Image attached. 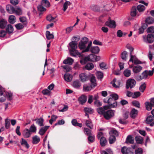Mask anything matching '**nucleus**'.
<instances>
[{
    "mask_svg": "<svg viewBox=\"0 0 154 154\" xmlns=\"http://www.w3.org/2000/svg\"><path fill=\"white\" fill-rule=\"evenodd\" d=\"M41 4L46 8L49 7L50 6V3L48 0H42Z\"/></svg>",
    "mask_w": 154,
    "mask_h": 154,
    "instance_id": "28",
    "label": "nucleus"
},
{
    "mask_svg": "<svg viewBox=\"0 0 154 154\" xmlns=\"http://www.w3.org/2000/svg\"><path fill=\"white\" fill-rule=\"evenodd\" d=\"M106 140L104 137H102L100 138V143L102 146H105L106 144Z\"/></svg>",
    "mask_w": 154,
    "mask_h": 154,
    "instance_id": "33",
    "label": "nucleus"
},
{
    "mask_svg": "<svg viewBox=\"0 0 154 154\" xmlns=\"http://www.w3.org/2000/svg\"><path fill=\"white\" fill-rule=\"evenodd\" d=\"M115 111L112 109L107 110L104 114V117L106 120H109L114 116Z\"/></svg>",
    "mask_w": 154,
    "mask_h": 154,
    "instance_id": "5",
    "label": "nucleus"
},
{
    "mask_svg": "<svg viewBox=\"0 0 154 154\" xmlns=\"http://www.w3.org/2000/svg\"><path fill=\"white\" fill-rule=\"evenodd\" d=\"M20 21L22 23L23 25H26L27 23V19L24 17H21L19 18Z\"/></svg>",
    "mask_w": 154,
    "mask_h": 154,
    "instance_id": "37",
    "label": "nucleus"
},
{
    "mask_svg": "<svg viewBox=\"0 0 154 154\" xmlns=\"http://www.w3.org/2000/svg\"><path fill=\"white\" fill-rule=\"evenodd\" d=\"M16 18L14 16L11 15L9 16L8 20L10 23L14 24L16 22Z\"/></svg>",
    "mask_w": 154,
    "mask_h": 154,
    "instance_id": "24",
    "label": "nucleus"
},
{
    "mask_svg": "<svg viewBox=\"0 0 154 154\" xmlns=\"http://www.w3.org/2000/svg\"><path fill=\"white\" fill-rule=\"evenodd\" d=\"M96 75L98 79H101L103 77V73L100 71H97L96 73Z\"/></svg>",
    "mask_w": 154,
    "mask_h": 154,
    "instance_id": "47",
    "label": "nucleus"
},
{
    "mask_svg": "<svg viewBox=\"0 0 154 154\" xmlns=\"http://www.w3.org/2000/svg\"><path fill=\"white\" fill-rule=\"evenodd\" d=\"M137 143L138 144H141L143 142V138L140 136H137L135 138Z\"/></svg>",
    "mask_w": 154,
    "mask_h": 154,
    "instance_id": "35",
    "label": "nucleus"
},
{
    "mask_svg": "<svg viewBox=\"0 0 154 154\" xmlns=\"http://www.w3.org/2000/svg\"><path fill=\"white\" fill-rule=\"evenodd\" d=\"M43 6L41 4L38 6V10L42 12L45 11L46 10V8L43 7Z\"/></svg>",
    "mask_w": 154,
    "mask_h": 154,
    "instance_id": "62",
    "label": "nucleus"
},
{
    "mask_svg": "<svg viewBox=\"0 0 154 154\" xmlns=\"http://www.w3.org/2000/svg\"><path fill=\"white\" fill-rule=\"evenodd\" d=\"M154 69L152 68L151 70H145L142 74V78L143 79H146L147 78L148 76H151L154 73Z\"/></svg>",
    "mask_w": 154,
    "mask_h": 154,
    "instance_id": "7",
    "label": "nucleus"
},
{
    "mask_svg": "<svg viewBox=\"0 0 154 154\" xmlns=\"http://www.w3.org/2000/svg\"><path fill=\"white\" fill-rule=\"evenodd\" d=\"M40 140V138L37 136L35 135L32 137V143L34 144H37Z\"/></svg>",
    "mask_w": 154,
    "mask_h": 154,
    "instance_id": "31",
    "label": "nucleus"
},
{
    "mask_svg": "<svg viewBox=\"0 0 154 154\" xmlns=\"http://www.w3.org/2000/svg\"><path fill=\"white\" fill-rule=\"evenodd\" d=\"M49 126H45L39 130L38 133L41 135H43L49 128Z\"/></svg>",
    "mask_w": 154,
    "mask_h": 154,
    "instance_id": "16",
    "label": "nucleus"
},
{
    "mask_svg": "<svg viewBox=\"0 0 154 154\" xmlns=\"http://www.w3.org/2000/svg\"><path fill=\"white\" fill-rule=\"evenodd\" d=\"M127 52L126 51H124L122 52L121 54V57L122 59L125 61H126L127 59Z\"/></svg>",
    "mask_w": 154,
    "mask_h": 154,
    "instance_id": "49",
    "label": "nucleus"
},
{
    "mask_svg": "<svg viewBox=\"0 0 154 154\" xmlns=\"http://www.w3.org/2000/svg\"><path fill=\"white\" fill-rule=\"evenodd\" d=\"M88 38L86 37H84L82 38L79 42V47L81 50H83L81 53L82 54L81 56H83V53L88 52L89 51L92 42H90L88 43Z\"/></svg>",
    "mask_w": 154,
    "mask_h": 154,
    "instance_id": "1",
    "label": "nucleus"
},
{
    "mask_svg": "<svg viewBox=\"0 0 154 154\" xmlns=\"http://www.w3.org/2000/svg\"><path fill=\"white\" fill-rule=\"evenodd\" d=\"M95 55L91 54L88 56L85 57L83 59H81L80 60V62L81 64H83L85 63L86 62L88 61H90L93 62H95Z\"/></svg>",
    "mask_w": 154,
    "mask_h": 154,
    "instance_id": "4",
    "label": "nucleus"
},
{
    "mask_svg": "<svg viewBox=\"0 0 154 154\" xmlns=\"http://www.w3.org/2000/svg\"><path fill=\"white\" fill-rule=\"evenodd\" d=\"M7 32L4 30H2L0 31V37H4L6 33Z\"/></svg>",
    "mask_w": 154,
    "mask_h": 154,
    "instance_id": "64",
    "label": "nucleus"
},
{
    "mask_svg": "<svg viewBox=\"0 0 154 154\" xmlns=\"http://www.w3.org/2000/svg\"><path fill=\"white\" fill-rule=\"evenodd\" d=\"M105 24L106 25L111 28H114L116 26L115 21L113 20H109L106 22L105 23Z\"/></svg>",
    "mask_w": 154,
    "mask_h": 154,
    "instance_id": "10",
    "label": "nucleus"
},
{
    "mask_svg": "<svg viewBox=\"0 0 154 154\" xmlns=\"http://www.w3.org/2000/svg\"><path fill=\"white\" fill-rule=\"evenodd\" d=\"M85 133L88 136H90L91 135V130L87 128H85L84 129Z\"/></svg>",
    "mask_w": 154,
    "mask_h": 154,
    "instance_id": "59",
    "label": "nucleus"
},
{
    "mask_svg": "<svg viewBox=\"0 0 154 154\" xmlns=\"http://www.w3.org/2000/svg\"><path fill=\"white\" fill-rule=\"evenodd\" d=\"M15 26L16 29L17 30L21 29L24 27L23 25L21 23H18L15 24Z\"/></svg>",
    "mask_w": 154,
    "mask_h": 154,
    "instance_id": "57",
    "label": "nucleus"
},
{
    "mask_svg": "<svg viewBox=\"0 0 154 154\" xmlns=\"http://www.w3.org/2000/svg\"><path fill=\"white\" fill-rule=\"evenodd\" d=\"M90 82L92 85L93 87H95L96 86L97 84L96 82V79L94 76H92L91 77L90 79Z\"/></svg>",
    "mask_w": 154,
    "mask_h": 154,
    "instance_id": "41",
    "label": "nucleus"
},
{
    "mask_svg": "<svg viewBox=\"0 0 154 154\" xmlns=\"http://www.w3.org/2000/svg\"><path fill=\"white\" fill-rule=\"evenodd\" d=\"M145 22L148 24H151L153 23L154 20L152 17H149L146 19Z\"/></svg>",
    "mask_w": 154,
    "mask_h": 154,
    "instance_id": "50",
    "label": "nucleus"
},
{
    "mask_svg": "<svg viewBox=\"0 0 154 154\" xmlns=\"http://www.w3.org/2000/svg\"><path fill=\"white\" fill-rule=\"evenodd\" d=\"M85 124L86 125L89 127L90 129H92L93 128V125L91 121L87 120L86 121Z\"/></svg>",
    "mask_w": 154,
    "mask_h": 154,
    "instance_id": "53",
    "label": "nucleus"
},
{
    "mask_svg": "<svg viewBox=\"0 0 154 154\" xmlns=\"http://www.w3.org/2000/svg\"><path fill=\"white\" fill-rule=\"evenodd\" d=\"M109 109V108L105 107V106L103 107H99L97 109V110L98 113L100 114L103 115L104 116V113L107 110Z\"/></svg>",
    "mask_w": 154,
    "mask_h": 154,
    "instance_id": "13",
    "label": "nucleus"
},
{
    "mask_svg": "<svg viewBox=\"0 0 154 154\" xmlns=\"http://www.w3.org/2000/svg\"><path fill=\"white\" fill-rule=\"evenodd\" d=\"M10 120L8 119H6L5 121V128L7 129H8L10 127Z\"/></svg>",
    "mask_w": 154,
    "mask_h": 154,
    "instance_id": "56",
    "label": "nucleus"
},
{
    "mask_svg": "<svg viewBox=\"0 0 154 154\" xmlns=\"http://www.w3.org/2000/svg\"><path fill=\"white\" fill-rule=\"evenodd\" d=\"M110 96L115 101L117 100L119 98V96L118 94H112L110 95Z\"/></svg>",
    "mask_w": 154,
    "mask_h": 154,
    "instance_id": "61",
    "label": "nucleus"
},
{
    "mask_svg": "<svg viewBox=\"0 0 154 154\" xmlns=\"http://www.w3.org/2000/svg\"><path fill=\"white\" fill-rule=\"evenodd\" d=\"M146 122L148 124H149L151 126L154 125V117L152 116H148L146 119Z\"/></svg>",
    "mask_w": 154,
    "mask_h": 154,
    "instance_id": "8",
    "label": "nucleus"
},
{
    "mask_svg": "<svg viewBox=\"0 0 154 154\" xmlns=\"http://www.w3.org/2000/svg\"><path fill=\"white\" fill-rule=\"evenodd\" d=\"M121 152L123 154H133L130 148L124 146L122 148Z\"/></svg>",
    "mask_w": 154,
    "mask_h": 154,
    "instance_id": "9",
    "label": "nucleus"
},
{
    "mask_svg": "<svg viewBox=\"0 0 154 154\" xmlns=\"http://www.w3.org/2000/svg\"><path fill=\"white\" fill-rule=\"evenodd\" d=\"M134 142V139L131 135H128L127 137L125 143L128 144H133Z\"/></svg>",
    "mask_w": 154,
    "mask_h": 154,
    "instance_id": "18",
    "label": "nucleus"
},
{
    "mask_svg": "<svg viewBox=\"0 0 154 154\" xmlns=\"http://www.w3.org/2000/svg\"><path fill=\"white\" fill-rule=\"evenodd\" d=\"M128 48L129 49L130 51V55L131 58L129 60L130 62H133L134 58H136L135 56L132 55V52L134 50V48L131 46L128 47Z\"/></svg>",
    "mask_w": 154,
    "mask_h": 154,
    "instance_id": "14",
    "label": "nucleus"
},
{
    "mask_svg": "<svg viewBox=\"0 0 154 154\" xmlns=\"http://www.w3.org/2000/svg\"><path fill=\"white\" fill-rule=\"evenodd\" d=\"M138 112L137 110L135 109H133L130 112L131 117L132 118L134 119L137 116Z\"/></svg>",
    "mask_w": 154,
    "mask_h": 154,
    "instance_id": "19",
    "label": "nucleus"
},
{
    "mask_svg": "<svg viewBox=\"0 0 154 154\" xmlns=\"http://www.w3.org/2000/svg\"><path fill=\"white\" fill-rule=\"evenodd\" d=\"M109 133L112 134L111 136H114L115 137V136H118L119 135L118 132L115 129H112L111 130Z\"/></svg>",
    "mask_w": 154,
    "mask_h": 154,
    "instance_id": "51",
    "label": "nucleus"
},
{
    "mask_svg": "<svg viewBox=\"0 0 154 154\" xmlns=\"http://www.w3.org/2000/svg\"><path fill=\"white\" fill-rule=\"evenodd\" d=\"M101 154H113V152L112 150L109 148L101 152Z\"/></svg>",
    "mask_w": 154,
    "mask_h": 154,
    "instance_id": "43",
    "label": "nucleus"
},
{
    "mask_svg": "<svg viewBox=\"0 0 154 154\" xmlns=\"http://www.w3.org/2000/svg\"><path fill=\"white\" fill-rule=\"evenodd\" d=\"M7 11L10 14H12L14 13L15 8L12 5H8L6 6Z\"/></svg>",
    "mask_w": 154,
    "mask_h": 154,
    "instance_id": "11",
    "label": "nucleus"
},
{
    "mask_svg": "<svg viewBox=\"0 0 154 154\" xmlns=\"http://www.w3.org/2000/svg\"><path fill=\"white\" fill-rule=\"evenodd\" d=\"M69 45L71 49L69 51L72 56H78L79 57L81 56L82 54L78 52L76 50L77 48V44L75 41H72L69 43Z\"/></svg>",
    "mask_w": 154,
    "mask_h": 154,
    "instance_id": "2",
    "label": "nucleus"
},
{
    "mask_svg": "<svg viewBox=\"0 0 154 154\" xmlns=\"http://www.w3.org/2000/svg\"><path fill=\"white\" fill-rule=\"evenodd\" d=\"M29 130L31 132L35 133L37 129L35 125L34 124H33L31 126Z\"/></svg>",
    "mask_w": 154,
    "mask_h": 154,
    "instance_id": "46",
    "label": "nucleus"
},
{
    "mask_svg": "<svg viewBox=\"0 0 154 154\" xmlns=\"http://www.w3.org/2000/svg\"><path fill=\"white\" fill-rule=\"evenodd\" d=\"M136 83V81L134 79H128L126 82V89H128L129 88H132L135 86Z\"/></svg>",
    "mask_w": 154,
    "mask_h": 154,
    "instance_id": "6",
    "label": "nucleus"
},
{
    "mask_svg": "<svg viewBox=\"0 0 154 154\" xmlns=\"http://www.w3.org/2000/svg\"><path fill=\"white\" fill-rule=\"evenodd\" d=\"M94 87H93L92 85L89 84H86L83 86V90L85 91H88L91 90L92 88Z\"/></svg>",
    "mask_w": 154,
    "mask_h": 154,
    "instance_id": "17",
    "label": "nucleus"
},
{
    "mask_svg": "<svg viewBox=\"0 0 154 154\" xmlns=\"http://www.w3.org/2000/svg\"><path fill=\"white\" fill-rule=\"evenodd\" d=\"M8 22L5 20L2 19L0 20V28L4 29L7 26Z\"/></svg>",
    "mask_w": 154,
    "mask_h": 154,
    "instance_id": "15",
    "label": "nucleus"
},
{
    "mask_svg": "<svg viewBox=\"0 0 154 154\" xmlns=\"http://www.w3.org/2000/svg\"><path fill=\"white\" fill-rule=\"evenodd\" d=\"M73 60L70 57H68L66 59L64 60L63 63L65 64H67L69 65L72 64L73 62Z\"/></svg>",
    "mask_w": 154,
    "mask_h": 154,
    "instance_id": "21",
    "label": "nucleus"
},
{
    "mask_svg": "<svg viewBox=\"0 0 154 154\" xmlns=\"http://www.w3.org/2000/svg\"><path fill=\"white\" fill-rule=\"evenodd\" d=\"M46 37L48 40L53 38L54 37V35L51 34L49 31H47L46 32Z\"/></svg>",
    "mask_w": 154,
    "mask_h": 154,
    "instance_id": "39",
    "label": "nucleus"
},
{
    "mask_svg": "<svg viewBox=\"0 0 154 154\" xmlns=\"http://www.w3.org/2000/svg\"><path fill=\"white\" fill-rule=\"evenodd\" d=\"M104 102L108 103V105L105 106V107L109 109L116 107L117 105V102L114 100L112 97L109 98L107 100H104Z\"/></svg>",
    "mask_w": 154,
    "mask_h": 154,
    "instance_id": "3",
    "label": "nucleus"
},
{
    "mask_svg": "<svg viewBox=\"0 0 154 154\" xmlns=\"http://www.w3.org/2000/svg\"><path fill=\"white\" fill-rule=\"evenodd\" d=\"M116 140V137L114 136H110L109 138V142L110 144L113 143Z\"/></svg>",
    "mask_w": 154,
    "mask_h": 154,
    "instance_id": "58",
    "label": "nucleus"
},
{
    "mask_svg": "<svg viewBox=\"0 0 154 154\" xmlns=\"http://www.w3.org/2000/svg\"><path fill=\"white\" fill-rule=\"evenodd\" d=\"M14 13L18 15H20L22 14V11L21 9L20 8H15V11Z\"/></svg>",
    "mask_w": 154,
    "mask_h": 154,
    "instance_id": "44",
    "label": "nucleus"
},
{
    "mask_svg": "<svg viewBox=\"0 0 154 154\" xmlns=\"http://www.w3.org/2000/svg\"><path fill=\"white\" fill-rule=\"evenodd\" d=\"M137 9L135 6H134L132 7L131 11V14L132 16H135L137 13Z\"/></svg>",
    "mask_w": 154,
    "mask_h": 154,
    "instance_id": "34",
    "label": "nucleus"
},
{
    "mask_svg": "<svg viewBox=\"0 0 154 154\" xmlns=\"http://www.w3.org/2000/svg\"><path fill=\"white\" fill-rule=\"evenodd\" d=\"M147 41L149 43H151L154 41V35L148 34L147 38Z\"/></svg>",
    "mask_w": 154,
    "mask_h": 154,
    "instance_id": "25",
    "label": "nucleus"
},
{
    "mask_svg": "<svg viewBox=\"0 0 154 154\" xmlns=\"http://www.w3.org/2000/svg\"><path fill=\"white\" fill-rule=\"evenodd\" d=\"M36 121V123L40 126H43L44 120L42 118H40L38 119H36L35 120Z\"/></svg>",
    "mask_w": 154,
    "mask_h": 154,
    "instance_id": "20",
    "label": "nucleus"
},
{
    "mask_svg": "<svg viewBox=\"0 0 154 154\" xmlns=\"http://www.w3.org/2000/svg\"><path fill=\"white\" fill-rule=\"evenodd\" d=\"M84 111L85 112L89 113L90 114H92L94 112L93 109L91 108L85 107Z\"/></svg>",
    "mask_w": 154,
    "mask_h": 154,
    "instance_id": "48",
    "label": "nucleus"
},
{
    "mask_svg": "<svg viewBox=\"0 0 154 154\" xmlns=\"http://www.w3.org/2000/svg\"><path fill=\"white\" fill-rule=\"evenodd\" d=\"M123 74L125 76L129 77L131 75V71L128 69H126L124 71Z\"/></svg>",
    "mask_w": 154,
    "mask_h": 154,
    "instance_id": "36",
    "label": "nucleus"
},
{
    "mask_svg": "<svg viewBox=\"0 0 154 154\" xmlns=\"http://www.w3.org/2000/svg\"><path fill=\"white\" fill-rule=\"evenodd\" d=\"M145 105L146 107V108L148 111L150 110L152 108V105L150 103L148 102H146L145 103Z\"/></svg>",
    "mask_w": 154,
    "mask_h": 154,
    "instance_id": "52",
    "label": "nucleus"
},
{
    "mask_svg": "<svg viewBox=\"0 0 154 154\" xmlns=\"http://www.w3.org/2000/svg\"><path fill=\"white\" fill-rule=\"evenodd\" d=\"M6 31L8 34L12 33L14 31V28L13 26L10 24L7 25L5 27Z\"/></svg>",
    "mask_w": 154,
    "mask_h": 154,
    "instance_id": "12",
    "label": "nucleus"
},
{
    "mask_svg": "<svg viewBox=\"0 0 154 154\" xmlns=\"http://www.w3.org/2000/svg\"><path fill=\"white\" fill-rule=\"evenodd\" d=\"M72 86L76 88L79 89L81 86V84L79 81L77 80L73 82Z\"/></svg>",
    "mask_w": 154,
    "mask_h": 154,
    "instance_id": "27",
    "label": "nucleus"
},
{
    "mask_svg": "<svg viewBox=\"0 0 154 154\" xmlns=\"http://www.w3.org/2000/svg\"><path fill=\"white\" fill-rule=\"evenodd\" d=\"M141 95V93L139 91L135 92L133 93V98H136Z\"/></svg>",
    "mask_w": 154,
    "mask_h": 154,
    "instance_id": "60",
    "label": "nucleus"
},
{
    "mask_svg": "<svg viewBox=\"0 0 154 154\" xmlns=\"http://www.w3.org/2000/svg\"><path fill=\"white\" fill-rule=\"evenodd\" d=\"M21 144L24 146L27 149L29 148V146L27 143V141L24 139L22 138L21 141Z\"/></svg>",
    "mask_w": 154,
    "mask_h": 154,
    "instance_id": "38",
    "label": "nucleus"
},
{
    "mask_svg": "<svg viewBox=\"0 0 154 154\" xmlns=\"http://www.w3.org/2000/svg\"><path fill=\"white\" fill-rule=\"evenodd\" d=\"M71 4V3L69 1H66L64 3L63 6V11L64 12L67 9L68 6L70 5Z\"/></svg>",
    "mask_w": 154,
    "mask_h": 154,
    "instance_id": "42",
    "label": "nucleus"
},
{
    "mask_svg": "<svg viewBox=\"0 0 154 154\" xmlns=\"http://www.w3.org/2000/svg\"><path fill=\"white\" fill-rule=\"evenodd\" d=\"M142 69V67L141 66L137 65L134 66L133 68V71L135 73H137L140 72Z\"/></svg>",
    "mask_w": 154,
    "mask_h": 154,
    "instance_id": "30",
    "label": "nucleus"
},
{
    "mask_svg": "<svg viewBox=\"0 0 154 154\" xmlns=\"http://www.w3.org/2000/svg\"><path fill=\"white\" fill-rule=\"evenodd\" d=\"M23 135L25 138L29 137L31 135V133L29 129H25L23 133Z\"/></svg>",
    "mask_w": 154,
    "mask_h": 154,
    "instance_id": "23",
    "label": "nucleus"
},
{
    "mask_svg": "<svg viewBox=\"0 0 154 154\" xmlns=\"http://www.w3.org/2000/svg\"><path fill=\"white\" fill-rule=\"evenodd\" d=\"M81 81L84 82L88 79V77L85 73H81L79 75Z\"/></svg>",
    "mask_w": 154,
    "mask_h": 154,
    "instance_id": "26",
    "label": "nucleus"
},
{
    "mask_svg": "<svg viewBox=\"0 0 154 154\" xmlns=\"http://www.w3.org/2000/svg\"><path fill=\"white\" fill-rule=\"evenodd\" d=\"M87 99V97L86 96L82 95L79 98V101L81 104H83L86 102Z\"/></svg>",
    "mask_w": 154,
    "mask_h": 154,
    "instance_id": "32",
    "label": "nucleus"
},
{
    "mask_svg": "<svg viewBox=\"0 0 154 154\" xmlns=\"http://www.w3.org/2000/svg\"><path fill=\"white\" fill-rule=\"evenodd\" d=\"M94 67V65L91 63H88L85 66L86 69L88 70H91Z\"/></svg>",
    "mask_w": 154,
    "mask_h": 154,
    "instance_id": "40",
    "label": "nucleus"
},
{
    "mask_svg": "<svg viewBox=\"0 0 154 154\" xmlns=\"http://www.w3.org/2000/svg\"><path fill=\"white\" fill-rule=\"evenodd\" d=\"M137 10L140 12H141L143 11L145 9V7L144 6L142 5H139L137 7Z\"/></svg>",
    "mask_w": 154,
    "mask_h": 154,
    "instance_id": "45",
    "label": "nucleus"
},
{
    "mask_svg": "<svg viewBox=\"0 0 154 154\" xmlns=\"http://www.w3.org/2000/svg\"><path fill=\"white\" fill-rule=\"evenodd\" d=\"M147 32L148 33H154V27L151 26L149 27L147 29Z\"/></svg>",
    "mask_w": 154,
    "mask_h": 154,
    "instance_id": "63",
    "label": "nucleus"
},
{
    "mask_svg": "<svg viewBox=\"0 0 154 154\" xmlns=\"http://www.w3.org/2000/svg\"><path fill=\"white\" fill-rule=\"evenodd\" d=\"M64 78L65 80L67 82H70L72 79V76L68 73L65 74Z\"/></svg>",
    "mask_w": 154,
    "mask_h": 154,
    "instance_id": "22",
    "label": "nucleus"
},
{
    "mask_svg": "<svg viewBox=\"0 0 154 154\" xmlns=\"http://www.w3.org/2000/svg\"><path fill=\"white\" fill-rule=\"evenodd\" d=\"M91 51L92 53L97 54L99 52L100 49L97 46H94L91 48Z\"/></svg>",
    "mask_w": 154,
    "mask_h": 154,
    "instance_id": "29",
    "label": "nucleus"
},
{
    "mask_svg": "<svg viewBox=\"0 0 154 154\" xmlns=\"http://www.w3.org/2000/svg\"><path fill=\"white\" fill-rule=\"evenodd\" d=\"M146 87V85L145 83H144L140 86L139 90L141 92H143L145 89Z\"/></svg>",
    "mask_w": 154,
    "mask_h": 154,
    "instance_id": "55",
    "label": "nucleus"
},
{
    "mask_svg": "<svg viewBox=\"0 0 154 154\" xmlns=\"http://www.w3.org/2000/svg\"><path fill=\"white\" fill-rule=\"evenodd\" d=\"M57 118V116L55 115H52L51 116V119L49 120V123L52 125L53 122L55 121Z\"/></svg>",
    "mask_w": 154,
    "mask_h": 154,
    "instance_id": "54",
    "label": "nucleus"
}]
</instances>
